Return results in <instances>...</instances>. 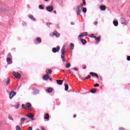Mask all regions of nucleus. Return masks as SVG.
<instances>
[{"label":"nucleus","mask_w":130,"mask_h":130,"mask_svg":"<svg viewBox=\"0 0 130 130\" xmlns=\"http://www.w3.org/2000/svg\"><path fill=\"white\" fill-rule=\"evenodd\" d=\"M64 52H66V46L63 45L61 50V58H62L63 61H66V54H64Z\"/></svg>","instance_id":"obj_1"},{"label":"nucleus","mask_w":130,"mask_h":130,"mask_svg":"<svg viewBox=\"0 0 130 130\" xmlns=\"http://www.w3.org/2000/svg\"><path fill=\"white\" fill-rule=\"evenodd\" d=\"M13 57L12 56V54L11 53H9L7 58V61L8 64H12V62H13Z\"/></svg>","instance_id":"obj_2"},{"label":"nucleus","mask_w":130,"mask_h":130,"mask_svg":"<svg viewBox=\"0 0 130 130\" xmlns=\"http://www.w3.org/2000/svg\"><path fill=\"white\" fill-rule=\"evenodd\" d=\"M82 8H83V4H81L80 6H78L76 9V12L77 15H80L81 12H82Z\"/></svg>","instance_id":"obj_3"},{"label":"nucleus","mask_w":130,"mask_h":130,"mask_svg":"<svg viewBox=\"0 0 130 130\" xmlns=\"http://www.w3.org/2000/svg\"><path fill=\"white\" fill-rule=\"evenodd\" d=\"M12 74L14 77H15V78H16V79H21V74H20V73L13 71L12 72Z\"/></svg>","instance_id":"obj_4"},{"label":"nucleus","mask_w":130,"mask_h":130,"mask_svg":"<svg viewBox=\"0 0 130 130\" xmlns=\"http://www.w3.org/2000/svg\"><path fill=\"white\" fill-rule=\"evenodd\" d=\"M59 49H60V47H59V46H57L56 48H53L52 51L54 53H55L56 52H58V51H59Z\"/></svg>","instance_id":"obj_5"},{"label":"nucleus","mask_w":130,"mask_h":130,"mask_svg":"<svg viewBox=\"0 0 130 130\" xmlns=\"http://www.w3.org/2000/svg\"><path fill=\"white\" fill-rule=\"evenodd\" d=\"M83 36H88V32H84L81 33L80 35L78 36V39H81V38L83 37Z\"/></svg>","instance_id":"obj_6"},{"label":"nucleus","mask_w":130,"mask_h":130,"mask_svg":"<svg viewBox=\"0 0 130 130\" xmlns=\"http://www.w3.org/2000/svg\"><path fill=\"white\" fill-rule=\"evenodd\" d=\"M89 75L91 76V77H95V78H97V79H99V76H98V74L97 73H95L94 72H90L89 73Z\"/></svg>","instance_id":"obj_7"},{"label":"nucleus","mask_w":130,"mask_h":130,"mask_svg":"<svg viewBox=\"0 0 130 130\" xmlns=\"http://www.w3.org/2000/svg\"><path fill=\"white\" fill-rule=\"evenodd\" d=\"M16 95V92H15L14 91H11V92L9 94V98L10 99H12L14 96Z\"/></svg>","instance_id":"obj_8"},{"label":"nucleus","mask_w":130,"mask_h":130,"mask_svg":"<svg viewBox=\"0 0 130 130\" xmlns=\"http://www.w3.org/2000/svg\"><path fill=\"white\" fill-rule=\"evenodd\" d=\"M121 23L123 25H126V20L124 18H120Z\"/></svg>","instance_id":"obj_9"},{"label":"nucleus","mask_w":130,"mask_h":130,"mask_svg":"<svg viewBox=\"0 0 130 130\" xmlns=\"http://www.w3.org/2000/svg\"><path fill=\"white\" fill-rule=\"evenodd\" d=\"M48 12H52L53 11V6H48L46 7Z\"/></svg>","instance_id":"obj_10"},{"label":"nucleus","mask_w":130,"mask_h":130,"mask_svg":"<svg viewBox=\"0 0 130 130\" xmlns=\"http://www.w3.org/2000/svg\"><path fill=\"white\" fill-rule=\"evenodd\" d=\"M25 116H26L27 117H29V118H30L31 119H32V120L34 119H33V117H34V114L32 113H29V115H26Z\"/></svg>","instance_id":"obj_11"},{"label":"nucleus","mask_w":130,"mask_h":130,"mask_svg":"<svg viewBox=\"0 0 130 130\" xmlns=\"http://www.w3.org/2000/svg\"><path fill=\"white\" fill-rule=\"evenodd\" d=\"M53 36H55L56 37H59V36H60V35H59V34H58V32H57L56 30H55L53 32Z\"/></svg>","instance_id":"obj_12"},{"label":"nucleus","mask_w":130,"mask_h":130,"mask_svg":"<svg viewBox=\"0 0 130 130\" xmlns=\"http://www.w3.org/2000/svg\"><path fill=\"white\" fill-rule=\"evenodd\" d=\"M95 40L96 41V44L99 43V42H100V40H101V37L99 36V37H95V38H94Z\"/></svg>","instance_id":"obj_13"},{"label":"nucleus","mask_w":130,"mask_h":130,"mask_svg":"<svg viewBox=\"0 0 130 130\" xmlns=\"http://www.w3.org/2000/svg\"><path fill=\"white\" fill-rule=\"evenodd\" d=\"M46 73L47 75H51L52 73V70H51V69H47L46 70Z\"/></svg>","instance_id":"obj_14"},{"label":"nucleus","mask_w":130,"mask_h":130,"mask_svg":"<svg viewBox=\"0 0 130 130\" xmlns=\"http://www.w3.org/2000/svg\"><path fill=\"white\" fill-rule=\"evenodd\" d=\"M101 11H105L106 10V6L104 5H102L100 7Z\"/></svg>","instance_id":"obj_15"},{"label":"nucleus","mask_w":130,"mask_h":130,"mask_svg":"<svg viewBox=\"0 0 130 130\" xmlns=\"http://www.w3.org/2000/svg\"><path fill=\"white\" fill-rule=\"evenodd\" d=\"M28 17L29 18V19H31V20H32V21H36V19L35 18H34V16H33V15L29 14L28 15Z\"/></svg>","instance_id":"obj_16"},{"label":"nucleus","mask_w":130,"mask_h":130,"mask_svg":"<svg viewBox=\"0 0 130 130\" xmlns=\"http://www.w3.org/2000/svg\"><path fill=\"white\" fill-rule=\"evenodd\" d=\"M43 79L44 80H45L46 81H47L48 80V79H49V75L46 74V75H45L43 77Z\"/></svg>","instance_id":"obj_17"},{"label":"nucleus","mask_w":130,"mask_h":130,"mask_svg":"<svg viewBox=\"0 0 130 130\" xmlns=\"http://www.w3.org/2000/svg\"><path fill=\"white\" fill-rule=\"evenodd\" d=\"M36 41L37 43H41L42 41L40 38H37L36 39Z\"/></svg>","instance_id":"obj_18"},{"label":"nucleus","mask_w":130,"mask_h":130,"mask_svg":"<svg viewBox=\"0 0 130 130\" xmlns=\"http://www.w3.org/2000/svg\"><path fill=\"white\" fill-rule=\"evenodd\" d=\"M44 119H46V120H48V119H49V115L48 113L45 114Z\"/></svg>","instance_id":"obj_19"},{"label":"nucleus","mask_w":130,"mask_h":130,"mask_svg":"<svg viewBox=\"0 0 130 130\" xmlns=\"http://www.w3.org/2000/svg\"><path fill=\"white\" fill-rule=\"evenodd\" d=\"M53 91V89L51 87H49L47 89V92H48V93H52Z\"/></svg>","instance_id":"obj_20"},{"label":"nucleus","mask_w":130,"mask_h":130,"mask_svg":"<svg viewBox=\"0 0 130 130\" xmlns=\"http://www.w3.org/2000/svg\"><path fill=\"white\" fill-rule=\"evenodd\" d=\"M25 120H26V118H21L20 124H23V123H24V121H25Z\"/></svg>","instance_id":"obj_21"},{"label":"nucleus","mask_w":130,"mask_h":130,"mask_svg":"<svg viewBox=\"0 0 130 130\" xmlns=\"http://www.w3.org/2000/svg\"><path fill=\"white\" fill-rule=\"evenodd\" d=\"M56 82H57V83L58 85H62V82H63L62 80H57Z\"/></svg>","instance_id":"obj_22"},{"label":"nucleus","mask_w":130,"mask_h":130,"mask_svg":"<svg viewBox=\"0 0 130 130\" xmlns=\"http://www.w3.org/2000/svg\"><path fill=\"white\" fill-rule=\"evenodd\" d=\"M81 43H82V44L85 45V44H86L87 43V41H86V40H85V39H82Z\"/></svg>","instance_id":"obj_23"},{"label":"nucleus","mask_w":130,"mask_h":130,"mask_svg":"<svg viewBox=\"0 0 130 130\" xmlns=\"http://www.w3.org/2000/svg\"><path fill=\"white\" fill-rule=\"evenodd\" d=\"M74 44L73 43L70 44V50H73V49H74Z\"/></svg>","instance_id":"obj_24"},{"label":"nucleus","mask_w":130,"mask_h":130,"mask_svg":"<svg viewBox=\"0 0 130 130\" xmlns=\"http://www.w3.org/2000/svg\"><path fill=\"white\" fill-rule=\"evenodd\" d=\"M26 106V108H30V107H31V104L27 103L25 104Z\"/></svg>","instance_id":"obj_25"},{"label":"nucleus","mask_w":130,"mask_h":130,"mask_svg":"<svg viewBox=\"0 0 130 130\" xmlns=\"http://www.w3.org/2000/svg\"><path fill=\"white\" fill-rule=\"evenodd\" d=\"M10 83H11V79L10 78H8L7 81H6L7 85H10Z\"/></svg>","instance_id":"obj_26"},{"label":"nucleus","mask_w":130,"mask_h":130,"mask_svg":"<svg viewBox=\"0 0 130 130\" xmlns=\"http://www.w3.org/2000/svg\"><path fill=\"white\" fill-rule=\"evenodd\" d=\"M64 87H65V90L68 91L69 90V85L67 84H64Z\"/></svg>","instance_id":"obj_27"},{"label":"nucleus","mask_w":130,"mask_h":130,"mask_svg":"<svg viewBox=\"0 0 130 130\" xmlns=\"http://www.w3.org/2000/svg\"><path fill=\"white\" fill-rule=\"evenodd\" d=\"M113 24L114 26H118V21H113Z\"/></svg>","instance_id":"obj_28"},{"label":"nucleus","mask_w":130,"mask_h":130,"mask_svg":"<svg viewBox=\"0 0 130 130\" xmlns=\"http://www.w3.org/2000/svg\"><path fill=\"white\" fill-rule=\"evenodd\" d=\"M39 8L40 10H44V6L43 5H40Z\"/></svg>","instance_id":"obj_29"},{"label":"nucleus","mask_w":130,"mask_h":130,"mask_svg":"<svg viewBox=\"0 0 130 130\" xmlns=\"http://www.w3.org/2000/svg\"><path fill=\"white\" fill-rule=\"evenodd\" d=\"M66 68V69H69V68H71V63H67Z\"/></svg>","instance_id":"obj_30"},{"label":"nucleus","mask_w":130,"mask_h":130,"mask_svg":"<svg viewBox=\"0 0 130 130\" xmlns=\"http://www.w3.org/2000/svg\"><path fill=\"white\" fill-rule=\"evenodd\" d=\"M89 37H91V38H96V36H95L93 34H90L89 35Z\"/></svg>","instance_id":"obj_31"},{"label":"nucleus","mask_w":130,"mask_h":130,"mask_svg":"<svg viewBox=\"0 0 130 130\" xmlns=\"http://www.w3.org/2000/svg\"><path fill=\"white\" fill-rule=\"evenodd\" d=\"M82 11L83 13H87V9L86 8H83Z\"/></svg>","instance_id":"obj_32"},{"label":"nucleus","mask_w":130,"mask_h":130,"mask_svg":"<svg viewBox=\"0 0 130 130\" xmlns=\"http://www.w3.org/2000/svg\"><path fill=\"white\" fill-rule=\"evenodd\" d=\"M22 108H23L24 109H27V107H26V105L22 104Z\"/></svg>","instance_id":"obj_33"},{"label":"nucleus","mask_w":130,"mask_h":130,"mask_svg":"<svg viewBox=\"0 0 130 130\" xmlns=\"http://www.w3.org/2000/svg\"><path fill=\"white\" fill-rule=\"evenodd\" d=\"M46 25L47 26H48V27H50V25H52V23H51V22H47Z\"/></svg>","instance_id":"obj_34"},{"label":"nucleus","mask_w":130,"mask_h":130,"mask_svg":"<svg viewBox=\"0 0 130 130\" xmlns=\"http://www.w3.org/2000/svg\"><path fill=\"white\" fill-rule=\"evenodd\" d=\"M8 117L9 119H10V120H14V119L13 118V117L11 115H9Z\"/></svg>","instance_id":"obj_35"},{"label":"nucleus","mask_w":130,"mask_h":130,"mask_svg":"<svg viewBox=\"0 0 130 130\" xmlns=\"http://www.w3.org/2000/svg\"><path fill=\"white\" fill-rule=\"evenodd\" d=\"M83 2V7H84V6H86V1L85 0H82Z\"/></svg>","instance_id":"obj_36"},{"label":"nucleus","mask_w":130,"mask_h":130,"mask_svg":"<svg viewBox=\"0 0 130 130\" xmlns=\"http://www.w3.org/2000/svg\"><path fill=\"white\" fill-rule=\"evenodd\" d=\"M90 78H91V76L88 75V76H87L85 78V80H88V79H90Z\"/></svg>","instance_id":"obj_37"},{"label":"nucleus","mask_w":130,"mask_h":130,"mask_svg":"<svg viewBox=\"0 0 130 130\" xmlns=\"http://www.w3.org/2000/svg\"><path fill=\"white\" fill-rule=\"evenodd\" d=\"M19 107H20V104H18L17 106L15 107L16 109H19Z\"/></svg>","instance_id":"obj_38"},{"label":"nucleus","mask_w":130,"mask_h":130,"mask_svg":"<svg viewBox=\"0 0 130 130\" xmlns=\"http://www.w3.org/2000/svg\"><path fill=\"white\" fill-rule=\"evenodd\" d=\"M90 92L91 93H96V90H95V89H92L90 90Z\"/></svg>","instance_id":"obj_39"},{"label":"nucleus","mask_w":130,"mask_h":130,"mask_svg":"<svg viewBox=\"0 0 130 130\" xmlns=\"http://www.w3.org/2000/svg\"><path fill=\"white\" fill-rule=\"evenodd\" d=\"M82 68H83V70H86L87 67H86V65H83Z\"/></svg>","instance_id":"obj_40"},{"label":"nucleus","mask_w":130,"mask_h":130,"mask_svg":"<svg viewBox=\"0 0 130 130\" xmlns=\"http://www.w3.org/2000/svg\"><path fill=\"white\" fill-rule=\"evenodd\" d=\"M41 129H42V130H45V128L44 127V126H41Z\"/></svg>","instance_id":"obj_41"},{"label":"nucleus","mask_w":130,"mask_h":130,"mask_svg":"<svg viewBox=\"0 0 130 130\" xmlns=\"http://www.w3.org/2000/svg\"><path fill=\"white\" fill-rule=\"evenodd\" d=\"M127 60L128 61L130 60V56H127Z\"/></svg>","instance_id":"obj_42"},{"label":"nucleus","mask_w":130,"mask_h":130,"mask_svg":"<svg viewBox=\"0 0 130 130\" xmlns=\"http://www.w3.org/2000/svg\"><path fill=\"white\" fill-rule=\"evenodd\" d=\"M94 87H99V84H95L94 85Z\"/></svg>","instance_id":"obj_43"},{"label":"nucleus","mask_w":130,"mask_h":130,"mask_svg":"<svg viewBox=\"0 0 130 130\" xmlns=\"http://www.w3.org/2000/svg\"><path fill=\"white\" fill-rule=\"evenodd\" d=\"M73 70H74V71H79V69H78L77 68H74Z\"/></svg>","instance_id":"obj_44"},{"label":"nucleus","mask_w":130,"mask_h":130,"mask_svg":"<svg viewBox=\"0 0 130 130\" xmlns=\"http://www.w3.org/2000/svg\"><path fill=\"white\" fill-rule=\"evenodd\" d=\"M27 130H32V127L31 126L28 127Z\"/></svg>","instance_id":"obj_45"},{"label":"nucleus","mask_w":130,"mask_h":130,"mask_svg":"<svg viewBox=\"0 0 130 130\" xmlns=\"http://www.w3.org/2000/svg\"><path fill=\"white\" fill-rule=\"evenodd\" d=\"M119 130H125V129L123 127H120V128H119Z\"/></svg>","instance_id":"obj_46"},{"label":"nucleus","mask_w":130,"mask_h":130,"mask_svg":"<svg viewBox=\"0 0 130 130\" xmlns=\"http://www.w3.org/2000/svg\"><path fill=\"white\" fill-rule=\"evenodd\" d=\"M94 25H98V21H95V22H94Z\"/></svg>","instance_id":"obj_47"},{"label":"nucleus","mask_w":130,"mask_h":130,"mask_svg":"<svg viewBox=\"0 0 130 130\" xmlns=\"http://www.w3.org/2000/svg\"><path fill=\"white\" fill-rule=\"evenodd\" d=\"M70 75H74V72L71 71V72H70Z\"/></svg>","instance_id":"obj_48"},{"label":"nucleus","mask_w":130,"mask_h":130,"mask_svg":"<svg viewBox=\"0 0 130 130\" xmlns=\"http://www.w3.org/2000/svg\"><path fill=\"white\" fill-rule=\"evenodd\" d=\"M98 79H99V80L100 81H102V77H99V78H98Z\"/></svg>","instance_id":"obj_49"},{"label":"nucleus","mask_w":130,"mask_h":130,"mask_svg":"<svg viewBox=\"0 0 130 130\" xmlns=\"http://www.w3.org/2000/svg\"><path fill=\"white\" fill-rule=\"evenodd\" d=\"M73 117H74V118H75V117H77V115L74 114V115H73Z\"/></svg>","instance_id":"obj_50"},{"label":"nucleus","mask_w":130,"mask_h":130,"mask_svg":"<svg viewBox=\"0 0 130 130\" xmlns=\"http://www.w3.org/2000/svg\"><path fill=\"white\" fill-rule=\"evenodd\" d=\"M81 80H86V79H85V78H84L83 77H82V78H81Z\"/></svg>","instance_id":"obj_51"},{"label":"nucleus","mask_w":130,"mask_h":130,"mask_svg":"<svg viewBox=\"0 0 130 130\" xmlns=\"http://www.w3.org/2000/svg\"><path fill=\"white\" fill-rule=\"evenodd\" d=\"M53 13H54V14H56V11H54Z\"/></svg>","instance_id":"obj_52"},{"label":"nucleus","mask_w":130,"mask_h":130,"mask_svg":"<svg viewBox=\"0 0 130 130\" xmlns=\"http://www.w3.org/2000/svg\"><path fill=\"white\" fill-rule=\"evenodd\" d=\"M50 81H52V78H50Z\"/></svg>","instance_id":"obj_53"},{"label":"nucleus","mask_w":130,"mask_h":130,"mask_svg":"<svg viewBox=\"0 0 130 130\" xmlns=\"http://www.w3.org/2000/svg\"><path fill=\"white\" fill-rule=\"evenodd\" d=\"M45 1V2H47V1H48V0H44Z\"/></svg>","instance_id":"obj_54"}]
</instances>
